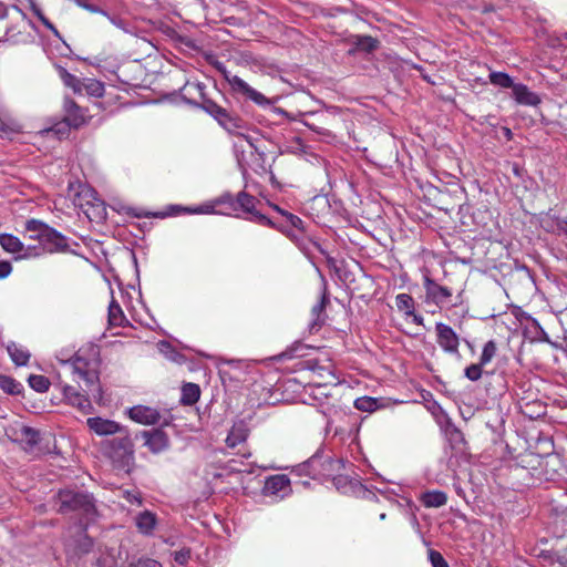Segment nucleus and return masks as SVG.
<instances>
[{"label": "nucleus", "mask_w": 567, "mask_h": 567, "mask_svg": "<svg viewBox=\"0 0 567 567\" xmlns=\"http://www.w3.org/2000/svg\"><path fill=\"white\" fill-rule=\"evenodd\" d=\"M128 416L141 424L152 425L161 420V414L156 409L145 405H135L127 411Z\"/></svg>", "instance_id": "obj_15"}, {"label": "nucleus", "mask_w": 567, "mask_h": 567, "mask_svg": "<svg viewBox=\"0 0 567 567\" xmlns=\"http://www.w3.org/2000/svg\"><path fill=\"white\" fill-rule=\"evenodd\" d=\"M306 125H307L310 130H312V131L317 132L318 134L326 135V136H329V135H330L329 130H328V128H326V127L318 126V125H316L315 123H309V122H306Z\"/></svg>", "instance_id": "obj_51"}, {"label": "nucleus", "mask_w": 567, "mask_h": 567, "mask_svg": "<svg viewBox=\"0 0 567 567\" xmlns=\"http://www.w3.org/2000/svg\"><path fill=\"white\" fill-rule=\"evenodd\" d=\"M362 491H363V495L362 497L365 498V499H369V501H374V499H378L375 493L367 489L365 487L362 486Z\"/></svg>", "instance_id": "obj_53"}, {"label": "nucleus", "mask_w": 567, "mask_h": 567, "mask_svg": "<svg viewBox=\"0 0 567 567\" xmlns=\"http://www.w3.org/2000/svg\"><path fill=\"white\" fill-rule=\"evenodd\" d=\"M561 37L567 40V32L564 33Z\"/></svg>", "instance_id": "obj_64"}, {"label": "nucleus", "mask_w": 567, "mask_h": 567, "mask_svg": "<svg viewBox=\"0 0 567 567\" xmlns=\"http://www.w3.org/2000/svg\"><path fill=\"white\" fill-rule=\"evenodd\" d=\"M200 398V388L196 383H185L182 388L181 403L183 405H193Z\"/></svg>", "instance_id": "obj_23"}, {"label": "nucleus", "mask_w": 567, "mask_h": 567, "mask_svg": "<svg viewBox=\"0 0 567 567\" xmlns=\"http://www.w3.org/2000/svg\"><path fill=\"white\" fill-rule=\"evenodd\" d=\"M328 303H329V297H328L327 291L324 289L323 293H322V296L320 298V301L316 306H313V308L311 310L312 315L316 316L317 319H319L320 315L322 312H324V309H326Z\"/></svg>", "instance_id": "obj_44"}, {"label": "nucleus", "mask_w": 567, "mask_h": 567, "mask_svg": "<svg viewBox=\"0 0 567 567\" xmlns=\"http://www.w3.org/2000/svg\"><path fill=\"white\" fill-rule=\"evenodd\" d=\"M429 559L432 567H450L443 555L435 549L429 550Z\"/></svg>", "instance_id": "obj_41"}, {"label": "nucleus", "mask_w": 567, "mask_h": 567, "mask_svg": "<svg viewBox=\"0 0 567 567\" xmlns=\"http://www.w3.org/2000/svg\"><path fill=\"white\" fill-rule=\"evenodd\" d=\"M24 228L33 233L30 238L39 241L42 251L54 254L70 250L69 238L42 220L29 219Z\"/></svg>", "instance_id": "obj_3"}, {"label": "nucleus", "mask_w": 567, "mask_h": 567, "mask_svg": "<svg viewBox=\"0 0 567 567\" xmlns=\"http://www.w3.org/2000/svg\"><path fill=\"white\" fill-rule=\"evenodd\" d=\"M8 14V10L4 3L0 2V19L6 18Z\"/></svg>", "instance_id": "obj_55"}, {"label": "nucleus", "mask_w": 567, "mask_h": 567, "mask_svg": "<svg viewBox=\"0 0 567 567\" xmlns=\"http://www.w3.org/2000/svg\"><path fill=\"white\" fill-rule=\"evenodd\" d=\"M83 89L91 96L102 97L104 95V85L97 80L90 79L86 84L83 83Z\"/></svg>", "instance_id": "obj_40"}, {"label": "nucleus", "mask_w": 567, "mask_h": 567, "mask_svg": "<svg viewBox=\"0 0 567 567\" xmlns=\"http://www.w3.org/2000/svg\"><path fill=\"white\" fill-rule=\"evenodd\" d=\"M228 84L230 85V90L233 95L239 101H251L264 110H268L269 112L282 116H287L288 113L275 105V100L266 97L262 93L252 89L247 82H245L239 76H234L228 79Z\"/></svg>", "instance_id": "obj_4"}, {"label": "nucleus", "mask_w": 567, "mask_h": 567, "mask_svg": "<svg viewBox=\"0 0 567 567\" xmlns=\"http://www.w3.org/2000/svg\"><path fill=\"white\" fill-rule=\"evenodd\" d=\"M0 389L7 394L17 395L21 393V391L23 390V385L16 379L9 375L1 374Z\"/></svg>", "instance_id": "obj_29"}, {"label": "nucleus", "mask_w": 567, "mask_h": 567, "mask_svg": "<svg viewBox=\"0 0 567 567\" xmlns=\"http://www.w3.org/2000/svg\"><path fill=\"white\" fill-rule=\"evenodd\" d=\"M21 255L18 257V258H31V257H37L41 254V251L39 250L38 247H24V250H22V252H20Z\"/></svg>", "instance_id": "obj_48"}, {"label": "nucleus", "mask_w": 567, "mask_h": 567, "mask_svg": "<svg viewBox=\"0 0 567 567\" xmlns=\"http://www.w3.org/2000/svg\"><path fill=\"white\" fill-rule=\"evenodd\" d=\"M423 79H424L425 81H427L429 83H433V82L430 80V78H429V76H426V75H423Z\"/></svg>", "instance_id": "obj_61"}, {"label": "nucleus", "mask_w": 567, "mask_h": 567, "mask_svg": "<svg viewBox=\"0 0 567 567\" xmlns=\"http://www.w3.org/2000/svg\"><path fill=\"white\" fill-rule=\"evenodd\" d=\"M21 440L25 442L28 447L32 449L40 441V432L31 426H23L21 429Z\"/></svg>", "instance_id": "obj_35"}, {"label": "nucleus", "mask_w": 567, "mask_h": 567, "mask_svg": "<svg viewBox=\"0 0 567 567\" xmlns=\"http://www.w3.org/2000/svg\"><path fill=\"white\" fill-rule=\"evenodd\" d=\"M512 94L514 100L522 105L537 106L542 102L540 97L523 83H516Z\"/></svg>", "instance_id": "obj_19"}, {"label": "nucleus", "mask_w": 567, "mask_h": 567, "mask_svg": "<svg viewBox=\"0 0 567 567\" xmlns=\"http://www.w3.org/2000/svg\"><path fill=\"white\" fill-rule=\"evenodd\" d=\"M0 245L6 251L11 254H18L24 250L23 243L11 234H0Z\"/></svg>", "instance_id": "obj_24"}, {"label": "nucleus", "mask_w": 567, "mask_h": 567, "mask_svg": "<svg viewBox=\"0 0 567 567\" xmlns=\"http://www.w3.org/2000/svg\"><path fill=\"white\" fill-rule=\"evenodd\" d=\"M489 81L492 84L503 87V89H514L515 84L512 80V78L504 72H491L489 73Z\"/></svg>", "instance_id": "obj_31"}, {"label": "nucleus", "mask_w": 567, "mask_h": 567, "mask_svg": "<svg viewBox=\"0 0 567 567\" xmlns=\"http://www.w3.org/2000/svg\"><path fill=\"white\" fill-rule=\"evenodd\" d=\"M79 6H81L82 8L86 9L87 11L90 12H93V13H101L105 17H107L110 19V21L117 25V27H123L124 25V21L121 20V19H117L115 17H111L109 16V13L106 11H104L102 8H100L99 6L94 4V3H91L86 0H79Z\"/></svg>", "instance_id": "obj_32"}, {"label": "nucleus", "mask_w": 567, "mask_h": 567, "mask_svg": "<svg viewBox=\"0 0 567 567\" xmlns=\"http://www.w3.org/2000/svg\"><path fill=\"white\" fill-rule=\"evenodd\" d=\"M303 346L301 343H297L296 346H293L292 348L290 349H287L286 351H284L282 353L279 354L278 359L279 360H284V359H291L295 357V352L298 350V349H302Z\"/></svg>", "instance_id": "obj_50"}, {"label": "nucleus", "mask_w": 567, "mask_h": 567, "mask_svg": "<svg viewBox=\"0 0 567 567\" xmlns=\"http://www.w3.org/2000/svg\"><path fill=\"white\" fill-rule=\"evenodd\" d=\"M12 271V265L10 261L0 260V279L7 278Z\"/></svg>", "instance_id": "obj_49"}, {"label": "nucleus", "mask_w": 567, "mask_h": 567, "mask_svg": "<svg viewBox=\"0 0 567 567\" xmlns=\"http://www.w3.org/2000/svg\"><path fill=\"white\" fill-rule=\"evenodd\" d=\"M29 385L37 392H47L50 388V380L40 374H31L28 379Z\"/></svg>", "instance_id": "obj_33"}, {"label": "nucleus", "mask_w": 567, "mask_h": 567, "mask_svg": "<svg viewBox=\"0 0 567 567\" xmlns=\"http://www.w3.org/2000/svg\"><path fill=\"white\" fill-rule=\"evenodd\" d=\"M290 480L282 474H277L268 477L265 482V491L269 494H278L279 492L288 488Z\"/></svg>", "instance_id": "obj_20"}, {"label": "nucleus", "mask_w": 567, "mask_h": 567, "mask_svg": "<svg viewBox=\"0 0 567 567\" xmlns=\"http://www.w3.org/2000/svg\"><path fill=\"white\" fill-rule=\"evenodd\" d=\"M484 367L485 364H482L481 361L470 364L464 370L465 378L473 382L478 381L484 373L489 374V372H484Z\"/></svg>", "instance_id": "obj_37"}, {"label": "nucleus", "mask_w": 567, "mask_h": 567, "mask_svg": "<svg viewBox=\"0 0 567 567\" xmlns=\"http://www.w3.org/2000/svg\"><path fill=\"white\" fill-rule=\"evenodd\" d=\"M86 425L92 432L100 436L123 432V427L117 422L101 416L89 417Z\"/></svg>", "instance_id": "obj_14"}, {"label": "nucleus", "mask_w": 567, "mask_h": 567, "mask_svg": "<svg viewBox=\"0 0 567 567\" xmlns=\"http://www.w3.org/2000/svg\"><path fill=\"white\" fill-rule=\"evenodd\" d=\"M127 567H162L161 563L148 557H141L128 564Z\"/></svg>", "instance_id": "obj_43"}, {"label": "nucleus", "mask_w": 567, "mask_h": 567, "mask_svg": "<svg viewBox=\"0 0 567 567\" xmlns=\"http://www.w3.org/2000/svg\"><path fill=\"white\" fill-rule=\"evenodd\" d=\"M496 352H497L496 342L494 340L487 341L484 344L481 357H480V361L482 362V364L486 365L487 363H489L493 360V358L496 355Z\"/></svg>", "instance_id": "obj_39"}, {"label": "nucleus", "mask_w": 567, "mask_h": 567, "mask_svg": "<svg viewBox=\"0 0 567 567\" xmlns=\"http://www.w3.org/2000/svg\"><path fill=\"white\" fill-rule=\"evenodd\" d=\"M537 557L554 567L558 564L560 567H567V534L554 538L550 549H542Z\"/></svg>", "instance_id": "obj_8"}, {"label": "nucleus", "mask_w": 567, "mask_h": 567, "mask_svg": "<svg viewBox=\"0 0 567 567\" xmlns=\"http://www.w3.org/2000/svg\"><path fill=\"white\" fill-rule=\"evenodd\" d=\"M354 408L363 412H373L379 408V402L375 398L361 396L354 401Z\"/></svg>", "instance_id": "obj_36"}, {"label": "nucleus", "mask_w": 567, "mask_h": 567, "mask_svg": "<svg viewBox=\"0 0 567 567\" xmlns=\"http://www.w3.org/2000/svg\"><path fill=\"white\" fill-rule=\"evenodd\" d=\"M226 441L229 446H235V441H233L230 436H228Z\"/></svg>", "instance_id": "obj_59"}, {"label": "nucleus", "mask_w": 567, "mask_h": 567, "mask_svg": "<svg viewBox=\"0 0 567 567\" xmlns=\"http://www.w3.org/2000/svg\"><path fill=\"white\" fill-rule=\"evenodd\" d=\"M348 483V477L338 475L333 477V485L337 487V489H341L344 485Z\"/></svg>", "instance_id": "obj_52"}, {"label": "nucleus", "mask_w": 567, "mask_h": 567, "mask_svg": "<svg viewBox=\"0 0 567 567\" xmlns=\"http://www.w3.org/2000/svg\"><path fill=\"white\" fill-rule=\"evenodd\" d=\"M93 547V540L86 534H83L82 538L79 540L78 550L81 554H87Z\"/></svg>", "instance_id": "obj_45"}, {"label": "nucleus", "mask_w": 567, "mask_h": 567, "mask_svg": "<svg viewBox=\"0 0 567 567\" xmlns=\"http://www.w3.org/2000/svg\"><path fill=\"white\" fill-rule=\"evenodd\" d=\"M155 525L156 516L150 511H144L136 517V526L144 534H151Z\"/></svg>", "instance_id": "obj_26"}, {"label": "nucleus", "mask_w": 567, "mask_h": 567, "mask_svg": "<svg viewBox=\"0 0 567 567\" xmlns=\"http://www.w3.org/2000/svg\"><path fill=\"white\" fill-rule=\"evenodd\" d=\"M71 128H73V126L69 125V123L63 120L60 123L55 124L53 127H51L50 131L58 135L59 138H62L69 135Z\"/></svg>", "instance_id": "obj_42"}, {"label": "nucleus", "mask_w": 567, "mask_h": 567, "mask_svg": "<svg viewBox=\"0 0 567 567\" xmlns=\"http://www.w3.org/2000/svg\"><path fill=\"white\" fill-rule=\"evenodd\" d=\"M435 333L436 342L444 352L460 357V338L450 326L443 322H436Z\"/></svg>", "instance_id": "obj_9"}, {"label": "nucleus", "mask_w": 567, "mask_h": 567, "mask_svg": "<svg viewBox=\"0 0 567 567\" xmlns=\"http://www.w3.org/2000/svg\"><path fill=\"white\" fill-rule=\"evenodd\" d=\"M127 214L132 215L134 217H137V218L148 217L150 215H152L154 217H161V218L168 216V214H166V213L147 214V213H143V212H137L135 208H130L127 210Z\"/></svg>", "instance_id": "obj_47"}, {"label": "nucleus", "mask_w": 567, "mask_h": 567, "mask_svg": "<svg viewBox=\"0 0 567 567\" xmlns=\"http://www.w3.org/2000/svg\"><path fill=\"white\" fill-rule=\"evenodd\" d=\"M327 262H328L329 267L336 268V260L333 258L329 257L327 259Z\"/></svg>", "instance_id": "obj_57"}, {"label": "nucleus", "mask_w": 567, "mask_h": 567, "mask_svg": "<svg viewBox=\"0 0 567 567\" xmlns=\"http://www.w3.org/2000/svg\"><path fill=\"white\" fill-rule=\"evenodd\" d=\"M173 210H176V212H181V210H186L185 208L181 207V206H172L171 207Z\"/></svg>", "instance_id": "obj_58"}, {"label": "nucleus", "mask_w": 567, "mask_h": 567, "mask_svg": "<svg viewBox=\"0 0 567 567\" xmlns=\"http://www.w3.org/2000/svg\"><path fill=\"white\" fill-rule=\"evenodd\" d=\"M446 440L451 449V456H462L466 453V440L463 432L454 425L447 426L445 431Z\"/></svg>", "instance_id": "obj_16"}, {"label": "nucleus", "mask_w": 567, "mask_h": 567, "mask_svg": "<svg viewBox=\"0 0 567 567\" xmlns=\"http://www.w3.org/2000/svg\"><path fill=\"white\" fill-rule=\"evenodd\" d=\"M385 517H386V515H385L384 513H382V514L380 515V519H385Z\"/></svg>", "instance_id": "obj_63"}, {"label": "nucleus", "mask_w": 567, "mask_h": 567, "mask_svg": "<svg viewBox=\"0 0 567 567\" xmlns=\"http://www.w3.org/2000/svg\"><path fill=\"white\" fill-rule=\"evenodd\" d=\"M63 110L65 113L63 120L66 121L69 125L73 126L74 130H78L86 124L85 111L80 105H78L74 100L65 97Z\"/></svg>", "instance_id": "obj_13"}, {"label": "nucleus", "mask_w": 567, "mask_h": 567, "mask_svg": "<svg viewBox=\"0 0 567 567\" xmlns=\"http://www.w3.org/2000/svg\"><path fill=\"white\" fill-rule=\"evenodd\" d=\"M424 287L426 290V298L431 299L435 305H443L452 296L447 287L436 284L429 277L425 278Z\"/></svg>", "instance_id": "obj_18"}, {"label": "nucleus", "mask_w": 567, "mask_h": 567, "mask_svg": "<svg viewBox=\"0 0 567 567\" xmlns=\"http://www.w3.org/2000/svg\"><path fill=\"white\" fill-rule=\"evenodd\" d=\"M322 322H323V321H320V322L315 321V322L311 324V330H312L316 326L321 327Z\"/></svg>", "instance_id": "obj_60"}, {"label": "nucleus", "mask_w": 567, "mask_h": 567, "mask_svg": "<svg viewBox=\"0 0 567 567\" xmlns=\"http://www.w3.org/2000/svg\"><path fill=\"white\" fill-rule=\"evenodd\" d=\"M107 318L110 326L113 327H122L126 321L125 315L115 299H112L109 305Z\"/></svg>", "instance_id": "obj_25"}, {"label": "nucleus", "mask_w": 567, "mask_h": 567, "mask_svg": "<svg viewBox=\"0 0 567 567\" xmlns=\"http://www.w3.org/2000/svg\"><path fill=\"white\" fill-rule=\"evenodd\" d=\"M194 213H216L215 210L210 209L209 207H199L193 210Z\"/></svg>", "instance_id": "obj_56"}, {"label": "nucleus", "mask_w": 567, "mask_h": 567, "mask_svg": "<svg viewBox=\"0 0 567 567\" xmlns=\"http://www.w3.org/2000/svg\"><path fill=\"white\" fill-rule=\"evenodd\" d=\"M396 307L400 311H404L406 316L413 315L414 300L408 293H399L395 298Z\"/></svg>", "instance_id": "obj_34"}, {"label": "nucleus", "mask_w": 567, "mask_h": 567, "mask_svg": "<svg viewBox=\"0 0 567 567\" xmlns=\"http://www.w3.org/2000/svg\"><path fill=\"white\" fill-rule=\"evenodd\" d=\"M138 437H142L144 444L155 454L165 451L169 445L168 435L161 429L141 431L135 435V439Z\"/></svg>", "instance_id": "obj_10"}, {"label": "nucleus", "mask_w": 567, "mask_h": 567, "mask_svg": "<svg viewBox=\"0 0 567 567\" xmlns=\"http://www.w3.org/2000/svg\"><path fill=\"white\" fill-rule=\"evenodd\" d=\"M237 200L236 213L240 210L247 214L248 216L245 217L247 220L261 226L276 228L279 231H286L284 225L277 224L275 220L270 219L256 209V205L260 202L255 196L243 190L237 194Z\"/></svg>", "instance_id": "obj_6"}, {"label": "nucleus", "mask_w": 567, "mask_h": 567, "mask_svg": "<svg viewBox=\"0 0 567 567\" xmlns=\"http://www.w3.org/2000/svg\"><path fill=\"white\" fill-rule=\"evenodd\" d=\"M32 12L37 16V18L41 21V23L50 30L54 37L61 39V34L58 31V29L54 27V24L43 14L42 10L35 4H31Z\"/></svg>", "instance_id": "obj_38"}, {"label": "nucleus", "mask_w": 567, "mask_h": 567, "mask_svg": "<svg viewBox=\"0 0 567 567\" xmlns=\"http://www.w3.org/2000/svg\"><path fill=\"white\" fill-rule=\"evenodd\" d=\"M237 202H238L237 195L234 196L230 193H225L214 200V205L224 206L225 209L220 210V213L224 215H228V216L234 215L236 217H239V215L236 214Z\"/></svg>", "instance_id": "obj_22"}, {"label": "nucleus", "mask_w": 567, "mask_h": 567, "mask_svg": "<svg viewBox=\"0 0 567 567\" xmlns=\"http://www.w3.org/2000/svg\"><path fill=\"white\" fill-rule=\"evenodd\" d=\"M212 65L224 76V79L228 82V79L234 78L235 75H231L229 71H227L226 66L223 62L215 60L212 62Z\"/></svg>", "instance_id": "obj_46"}, {"label": "nucleus", "mask_w": 567, "mask_h": 567, "mask_svg": "<svg viewBox=\"0 0 567 567\" xmlns=\"http://www.w3.org/2000/svg\"><path fill=\"white\" fill-rule=\"evenodd\" d=\"M341 460H333L331 457L323 458L322 455L316 453L312 455L307 462H305L301 465V468L307 474L311 475L312 477H316L322 473V471L327 470L328 467L331 468L334 465H341Z\"/></svg>", "instance_id": "obj_12"}, {"label": "nucleus", "mask_w": 567, "mask_h": 567, "mask_svg": "<svg viewBox=\"0 0 567 567\" xmlns=\"http://www.w3.org/2000/svg\"><path fill=\"white\" fill-rule=\"evenodd\" d=\"M195 87L199 91L200 103L190 100H187V103L200 107L210 116H213L227 132L243 136L251 147L257 150L251 138L240 132L247 127V123L240 116L220 105L217 101L208 97L205 93V85L203 83H197Z\"/></svg>", "instance_id": "obj_2"}, {"label": "nucleus", "mask_w": 567, "mask_h": 567, "mask_svg": "<svg viewBox=\"0 0 567 567\" xmlns=\"http://www.w3.org/2000/svg\"><path fill=\"white\" fill-rule=\"evenodd\" d=\"M58 514L74 520L83 533L99 516L94 496L79 488H63L52 497Z\"/></svg>", "instance_id": "obj_1"}, {"label": "nucleus", "mask_w": 567, "mask_h": 567, "mask_svg": "<svg viewBox=\"0 0 567 567\" xmlns=\"http://www.w3.org/2000/svg\"><path fill=\"white\" fill-rule=\"evenodd\" d=\"M348 42L351 45L348 55H355L359 52L371 54L380 48V41L371 35L353 34Z\"/></svg>", "instance_id": "obj_11"}, {"label": "nucleus", "mask_w": 567, "mask_h": 567, "mask_svg": "<svg viewBox=\"0 0 567 567\" xmlns=\"http://www.w3.org/2000/svg\"><path fill=\"white\" fill-rule=\"evenodd\" d=\"M420 501L425 507H441L447 502V495L442 491H427L423 493Z\"/></svg>", "instance_id": "obj_21"}, {"label": "nucleus", "mask_w": 567, "mask_h": 567, "mask_svg": "<svg viewBox=\"0 0 567 567\" xmlns=\"http://www.w3.org/2000/svg\"><path fill=\"white\" fill-rule=\"evenodd\" d=\"M59 75L64 83V85L71 87L74 93H81L83 90V83L80 79H78L75 75L71 74L63 66H58Z\"/></svg>", "instance_id": "obj_28"}, {"label": "nucleus", "mask_w": 567, "mask_h": 567, "mask_svg": "<svg viewBox=\"0 0 567 567\" xmlns=\"http://www.w3.org/2000/svg\"><path fill=\"white\" fill-rule=\"evenodd\" d=\"M8 352L12 361L18 365L27 364L30 359V353L27 350L19 348L14 343L8 347Z\"/></svg>", "instance_id": "obj_30"}, {"label": "nucleus", "mask_w": 567, "mask_h": 567, "mask_svg": "<svg viewBox=\"0 0 567 567\" xmlns=\"http://www.w3.org/2000/svg\"><path fill=\"white\" fill-rule=\"evenodd\" d=\"M104 453L120 467L130 466L134 462V444L126 433L103 442Z\"/></svg>", "instance_id": "obj_5"}, {"label": "nucleus", "mask_w": 567, "mask_h": 567, "mask_svg": "<svg viewBox=\"0 0 567 567\" xmlns=\"http://www.w3.org/2000/svg\"><path fill=\"white\" fill-rule=\"evenodd\" d=\"M409 317L413 318V322L421 326L423 324V317L415 313V310L413 311V315H410Z\"/></svg>", "instance_id": "obj_54"}, {"label": "nucleus", "mask_w": 567, "mask_h": 567, "mask_svg": "<svg viewBox=\"0 0 567 567\" xmlns=\"http://www.w3.org/2000/svg\"><path fill=\"white\" fill-rule=\"evenodd\" d=\"M63 395L70 404L78 408L81 412L87 414L93 411V406L90 399L86 395L79 392L74 386L64 385Z\"/></svg>", "instance_id": "obj_17"}, {"label": "nucleus", "mask_w": 567, "mask_h": 567, "mask_svg": "<svg viewBox=\"0 0 567 567\" xmlns=\"http://www.w3.org/2000/svg\"><path fill=\"white\" fill-rule=\"evenodd\" d=\"M73 367V372L85 382L86 389L84 390L87 394H91L93 399L102 404L103 390L100 385V377L96 370L89 369V361L82 357H74L70 360Z\"/></svg>", "instance_id": "obj_7"}, {"label": "nucleus", "mask_w": 567, "mask_h": 567, "mask_svg": "<svg viewBox=\"0 0 567 567\" xmlns=\"http://www.w3.org/2000/svg\"><path fill=\"white\" fill-rule=\"evenodd\" d=\"M275 210H277L282 217H285L286 219V224L284 223H280L281 225H284V227L286 228V234L289 233V228L288 226L290 227H293L298 230H301L303 231V221L300 217H298L297 215H293L282 208H280L279 206L277 205H274L272 206ZM277 224H279L278 221H276Z\"/></svg>", "instance_id": "obj_27"}, {"label": "nucleus", "mask_w": 567, "mask_h": 567, "mask_svg": "<svg viewBox=\"0 0 567 567\" xmlns=\"http://www.w3.org/2000/svg\"><path fill=\"white\" fill-rule=\"evenodd\" d=\"M162 346H163V347H167V348H169V347H171L168 342H162Z\"/></svg>", "instance_id": "obj_62"}]
</instances>
